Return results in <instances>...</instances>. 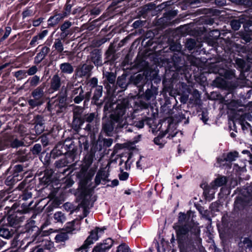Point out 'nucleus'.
Listing matches in <instances>:
<instances>
[{
  "label": "nucleus",
  "instance_id": "nucleus-7",
  "mask_svg": "<svg viewBox=\"0 0 252 252\" xmlns=\"http://www.w3.org/2000/svg\"><path fill=\"white\" fill-rule=\"evenodd\" d=\"M91 96V92H87L84 93L81 86L77 88H73L71 92V97L74 102L76 104L80 103L85 99L84 103L88 102Z\"/></svg>",
  "mask_w": 252,
  "mask_h": 252
},
{
  "label": "nucleus",
  "instance_id": "nucleus-40",
  "mask_svg": "<svg viewBox=\"0 0 252 252\" xmlns=\"http://www.w3.org/2000/svg\"><path fill=\"white\" fill-rule=\"evenodd\" d=\"M238 152L236 151L233 152H230L227 154L226 157L224 158V159L226 161L231 162L235 160L236 158L238 157Z\"/></svg>",
  "mask_w": 252,
  "mask_h": 252
},
{
  "label": "nucleus",
  "instance_id": "nucleus-6",
  "mask_svg": "<svg viewBox=\"0 0 252 252\" xmlns=\"http://www.w3.org/2000/svg\"><path fill=\"white\" fill-rule=\"evenodd\" d=\"M25 213L17 210L14 211L12 208L8 212L7 220L8 224L12 227L18 228L20 227L26 219Z\"/></svg>",
  "mask_w": 252,
  "mask_h": 252
},
{
  "label": "nucleus",
  "instance_id": "nucleus-9",
  "mask_svg": "<svg viewBox=\"0 0 252 252\" xmlns=\"http://www.w3.org/2000/svg\"><path fill=\"white\" fill-rule=\"evenodd\" d=\"M4 140L12 148H18L24 144L22 136L17 132L8 134L5 137Z\"/></svg>",
  "mask_w": 252,
  "mask_h": 252
},
{
  "label": "nucleus",
  "instance_id": "nucleus-44",
  "mask_svg": "<svg viewBox=\"0 0 252 252\" xmlns=\"http://www.w3.org/2000/svg\"><path fill=\"white\" fill-rule=\"evenodd\" d=\"M29 82L30 85L31 87L36 86L40 82V77L37 75H34L33 77L30 78L28 80Z\"/></svg>",
  "mask_w": 252,
  "mask_h": 252
},
{
  "label": "nucleus",
  "instance_id": "nucleus-21",
  "mask_svg": "<svg viewBox=\"0 0 252 252\" xmlns=\"http://www.w3.org/2000/svg\"><path fill=\"white\" fill-rule=\"evenodd\" d=\"M48 33V30H45L42 31L37 35L34 36L30 43V45L32 47L35 46L37 44L39 43V41L43 40V39L47 35Z\"/></svg>",
  "mask_w": 252,
  "mask_h": 252
},
{
  "label": "nucleus",
  "instance_id": "nucleus-8",
  "mask_svg": "<svg viewBox=\"0 0 252 252\" xmlns=\"http://www.w3.org/2000/svg\"><path fill=\"white\" fill-rule=\"evenodd\" d=\"M104 229L105 228L96 227L94 230H92L90 235L85 241L84 244L78 249V251H86L89 246L92 244L94 241L97 240L99 237L103 233Z\"/></svg>",
  "mask_w": 252,
  "mask_h": 252
},
{
  "label": "nucleus",
  "instance_id": "nucleus-12",
  "mask_svg": "<svg viewBox=\"0 0 252 252\" xmlns=\"http://www.w3.org/2000/svg\"><path fill=\"white\" fill-rule=\"evenodd\" d=\"M88 60H90L96 66L103 65L101 52L97 49L93 50L88 57Z\"/></svg>",
  "mask_w": 252,
  "mask_h": 252
},
{
  "label": "nucleus",
  "instance_id": "nucleus-22",
  "mask_svg": "<svg viewBox=\"0 0 252 252\" xmlns=\"http://www.w3.org/2000/svg\"><path fill=\"white\" fill-rule=\"evenodd\" d=\"M61 86V78L58 75H54L50 81V89L53 91H57L59 90Z\"/></svg>",
  "mask_w": 252,
  "mask_h": 252
},
{
  "label": "nucleus",
  "instance_id": "nucleus-59",
  "mask_svg": "<svg viewBox=\"0 0 252 252\" xmlns=\"http://www.w3.org/2000/svg\"><path fill=\"white\" fill-rule=\"evenodd\" d=\"M113 143V139L111 138H105L103 139V146L106 147H110Z\"/></svg>",
  "mask_w": 252,
  "mask_h": 252
},
{
  "label": "nucleus",
  "instance_id": "nucleus-42",
  "mask_svg": "<svg viewBox=\"0 0 252 252\" xmlns=\"http://www.w3.org/2000/svg\"><path fill=\"white\" fill-rule=\"evenodd\" d=\"M35 122L36 123V126L39 125L41 126V133L44 130V120L43 117L40 115H37L35 119Z\"/></svg>",
  "mask_w": 252,
  "mask_h": 252
},
{
  "label": "nucleus",
  "instance_id": "nucleus-13",
  "mask_svg": "<svg viewBox=\"0 0 252 252\" xmlns=\"http://www.w3.org/2000/svg\"><path fill=\"white\" fill-rule=\"evenodd\" d=\"M113 241L111 238H107L101 243L95 247L93 249L92 252H106L108 251L112 246Z\"/></svg>",
  "mask_w": 252,
  "mask_h": 252
},
{
  "label": "nucleus",
  "instance_id": "nucleus-56",
  "mask_svg": "<svg viewBox=\"0 0 252 252\" xmlns=\"http://www.w3.org/2000/svg\"><path fill=\"white\" fill-rule=\"evenodd\" d=\"M11 32V28L10 27H6L5 28V33H4V35H3V36L1 38L0 41H2L4 40L5 39H6L8 37V36L9 35Z\"/></svg>",
  "mask_w": 252,
  "mask_h": 252
},
{
  "label": "nucleus",
  "instance_id": "nucleus-43",
  "mask_svg": "<svg viewBox=\"0 0 252 252\" xmlns=\"http://www.w3.org/2000/svg\"><path fill=\"white\" fill-rule=\"evenodd\" d=\"M14 76L18 80H22V79L27 77V75L26 70H19L15 72Z\"/></svg>",
  "mask_w": 252,
  "mask_h": 252
},
{
  "label": "nucleus",
  "instance_id": "nucleus-18",
  "mask_svg": "<svg viewBox=\"0 0 252 252\" xmlns=\"http://www.w3.org/2000/svg\"><path fill=\"white\" fill-rule=\"evenodd\" d=\"M103 78H105L104 82V84L106 85V87L108 88V87H111L110 85H112L113 86L116 81V76L115 74L111 72H103Z\"/></svg>",
  "mask_w": 252,
  "mask_h": 252
},
{
  "label": "nucleus",
  "instance_id": "nucleus-33",
  "mask_svg": "<svg viewBox=\"0 0 252 252\" xmlns=\"http://www.w3.org/2000/svg\"><path fill=\"white\" fill-rule=\"evenodd\" d=\"M166 134V132L161 133H160L158 136L154 138V143L157 145H158L160 148H162L165 143V141L164 140H163V138Z\"/></svg>",
  "mask_w": 252,
  "mask_h": 252
},
{
  "label": "nucleus",
  "instance_id": "nucleus-17",
  "mask_svg": "<svg viewBox=\"0 0 252 252\" xmlns=\"http://www.w3.org/2000/svg\"><path fill=\"white\" fill-rule=\"evenodd\" d=\"M109 173L106 172L105 170H99L95 177L94 182L96 186L99 185L101 181H102L104 182H109V180L108 179Z\"/></svg>",
  "mask_w": 252,
  "mask_h": 252
},
{
  "label": "nucleus",
  "instance_id": "nucleus-35",
  "mask_svg": "<svg viewBox=\"0 0 252 252\" xmlns=\"http://www.w3.org/2000/svg\"><path fill=\"white\" fill-rule=\"evenodd\" d=\"M53 48H55V50H56L59 53H62L64 49L62 40L60 38L55 39Z\"/></svg>",
  "mask_w": 252,
  "mask_h": 252
},
{
  "label": "nucleus",
  "instance_id": "nucleus-46",
  "mask_svg": "<svg viewBox=\"0 0 252 252\" xmlns=\"http://www.w3.org/2000/svg\"><path fill=\"white\" fill-rule=\"evenodd\" d=\"M242 22L240 19H234L230 22V25L232 29L234 31H237L241 27Z\"/></svg>",
  "mask_w": 252,
  "mask_h": 252
},
{
  "label": "nucleus",
  "instance_id": "nucleus-16",
  "mask_svg": "<svg viewBox=\"0 0 252 252\" xmlns=\"http://www.w3.org/2000/svg\"><path fill=\"white\" fill-rule=\"evenodd\" d=\"M158 94V88L151 85V88L148 89L144 94V98L147 100H154Z\"/></svg>",
  "mask_w": 252,
  "mask_h": 252
},
{
  "label": "nucleus",
  "instance_id": "nucleus-54",
  "mask_svg": "<svg viewBox=\"0 0 252 252\" xmlns=\"http://www.w3.org/2000/svg\"><path fill=\"white\" fill-rule=\"evenodd\" d=\"M72 25L71 22L69 21H65L62 24L60 27L61 31L63 32H64L66 30L69 29Z\"/></svg>",
  "mask_w": 252,
  "mask_h": 252
},
{
  "label": "nucleus",
  "instance_id": "nucleus-26",
  "mask_svg": "<svg viewBox=\"0 0 252 252\" xmlns=\"http://www.w3.org/2000/svg\"><path fill=\"white\" fill-rule=\"evenodd\" d=\"M67 141L63 144L60 143L56 145L55 148L53 149V152L55 153L57 156H61L64 154H66L67 148Z\"/></svg>",
  "mask_w": 252,
  "mask_h": 252
},
{
  "label": "nucleus",
  "instance_id": "nucleus-58",
  "mask_svg": "<svg viewBox=\"0 0 252 252\" xmlns=\"http://www.w3.org/2000/svg\"><path fill=\"white\" fill-rule=\"evenodd\" d=\"M128 174L126 172H122L119 175V179L121 181H125L127 179L128 177Z\"/></svg>",
  "mask_w": 252,
  "mask_h": 252
},
{
  "label": "nucleus",
  "instance_id": "nucleus-23",
  "mask_svg": "<svg viewBox=\"0 0 252 252\" xmlns=\"http://www.w3.org/2000/svg\"><path fill=\"white\" fill-rule=\"evenodd\" d=\"M52 173L51 170H46L43 176L39 178L40 184L43 185H49L52 181Z\"/></svg>",
  "mask_w": 252,
  "mask_h": 252
},
{
  "label": "nucleus",
  "instance_id": "nucleus-31",
  "mask_svg": "<svg viewBox=\"0 0 252 252\" xmlns=\"http://www.w3.org/2000/svg\"><path fill=\"white\" fill-rule=\"evenodd\" d=\"M54 222L56 223H63L66 220L65 214L61 211L56 212L53 216Z\"/></svg>",
  "mask_w": 252,
  "mask_h": 252
},
{
  "label": "nucleus",
  "instance_id": "nucleus-38",
  "mask_svg": "<svg viewBox=\"0 0 252 252\" xmlns=\"http://www.w3.org/2000/svg\"><path fill=\"white\" fill-rule=\"evenodd\" d=\"M35 221L32 220H28V222L25 225L24 233H30L35 228Z\"/></svg>",
  "mask_w": 252,
  "mask_h": 252
},
{
  "label": "nucleus",
  "instance_id": "nucleus-53",
  "mask_svg": "<svg viewBox=\"0 0 252 252\" xmlns=\"http://www.w3.org/2000/svg\"><path fill=\"white\" fill-rule=\"evenodd\" d=\"M147 119V118H145L138 121H135L133 123V125L138 128H142L144 127V122Z\"/></svg>",
  "mask_w": 252,
  "mask_h": 252
},
{
  "label": "nucleus",
  "instance_id": "nucleus-3",
  "mask_svg": "<svg viewBox=\"0 0 252 252\" xmlns=\"http://www.w3.org/2000/svg\"><path fill=\"white\" fill-rule=\"evenodd\" d=\"M181 48V45L179 43H174L170 46V50L174 52L170 55V61L168 63V67L171 71L180 72L184 71L186 68L185 60L183 59V55L180 52Z\"/></svg>",
  "mask_w": 252,
  "mask_h": 252
},
{
  "label": "nucleus",
  "instance_id": "nucleus-2",
  "mask_svg": "<svg viewBox=\"0 0 252 252\" xmlns=\"http://www.w3.org/2000/svg\"><path fill=\"white\" fill-rule=\"evenodd\" d=\"M190 212L187 214L180 212L179 216V224L176 226V232L179 244L184 243L186 240L195 246L199 247L202 243L200 238V229L197 224L192 221L189 222Z\"/></svg>",
  "mask_w": 252,
  "mask_h": 252
},
{
  "label": "nucleus",
  "instance_id": "nucleus-39",
  "mask_svg": "<svg viewBox=\"0 0 252 252\" xmlns=\"http://www.w3.org/2000/svg\"><path fill=\"white\" fill-rule=\"evenodd\" d=\"M80 147L85 151H88L89 148V142L86 137H82L79 141Z\"/></svg>",
  "mask_w": 252,
  "mask_h": 252
},
{
  "label": "nucleus",
  "instance_id": "nucleus-57",
  "mask_svg": "<svg viewBox=\"0 0 252 252\" xmlns=\"http://www.w3.org/2000/svg\"><path fill=\"white\" fill-rule=\"evenodd\" d=\"M98 80L95 77H93L90 79L89 81L88 84L90 86H91L92 88L96 87L97 86Z\"/></svg>",
  "mask_w": 252,
  "mask_h": 252
},
{
  "label": "nucleus",
  "instance_id": "nucleus-28",
  "mask_svg": "<svg viewBox=\"0 0 252 252\" xmlns=\"http://www.w3.org/2000/svg\"><path fill=\"white\" fill-rule=\"evenodd\" d=\"M61 72L64 74H71L74 71L73 66L69 63H62L60 65Z\"/></svg>",
  "mask_w": 252,
  "mask_h": 252
},
{
  "label": "nucleus",
  "instance_id": "nucleus-50",
  "mask_svg": "<svg viewBox=\"0 0 252 252\" xmlns=\"http://www.w3.org/2000/svg\"><path fill=\"white\" fill-rule=\"evenodd\" d=\"M116 252H131L130 249L125 244L119 245L117 248Z\"/></svg>",
  "mask_w": 252,
  "mask_h": 252
},
{
  "label": "nucleus",
  "instance_id": "nucleus-5",
  "mask_svg": "<svg viewBox=\"0 0 252 252\" xmlns=\"http://www.w3.org/2000/svg\"><path fill=\"white\" fill-rule=\"evenodd\" d=\"M45 88V84L43 83L32 92V95L33 98L28 100L29 104L32 108L40 106L43 103Z\"/></svg>",
  "mask_w": 252,
  "mask_h": 252
},
{
  "label": "nucleus",
  "instance_id": "nucleus-27",
  "mask_svg": "<svg viewBox=\"0 0 252 252\" xmlns=\"http://www.w3.org/2000/svg\"><path fill=\"white\" fill-rule=\"evenodd\" d=\"M239 246L244 248L246 252H250L252 249V241L250 238L245 237L239 243Z\"/></svg>",
  "mask_w": 252,
  "mask_h": 252
},
{
  "label": "nucleus",
  "instance_id": "nucleus-20",
  "mask_svg": "<svg viewBox=\"0 0 252 252\" xmlns=\"http://www.w3.org/2000/svg\"><path fill=\"white\" fill-rule=\"evenodd\" d=\"M50 51V48L47 46L43 47L40 51L34 57V62L36 64H38L45 58Z\"/></svg>",
  "mask_w": 252,
  "mask_h": 252
},
{
  "label": "nucleus",
  "instance_id": "nucleus-37",
  "mask_svg": "<svg viewBox=\"0 0 252 252\" xmlns=\"http://www.w3.org/2000/svg\"><path fill=\"white\" fill-rule=\"evenodd\" d=\"M102 86H97L95 89L93 97V100L95 101L98 100L99 98L102 96Z\"/></svg>",
  "mask_w": 252,
  "mask_h": 252
},
{
  "label": "nucleus",
  "instance_id": "nucleus-36",
  "mask_svg": "<svg viewBox=\"0 0 252 252\" xmlns=\"http://www.w3.org/2000/svg\"><path fill=\"white\" fill-rule=\"evenodd\" d=\"M68 234L66 232H61L58 233L55 237V239L56 242H64L68 239Z\"/></svg>",
  "mask_w": 252,
  "mask_h": 252
},
{
  "label": "nucleus",
  "instance_id": "nucleus-14",
  "mask_svg": "<svg viewBox=\"0 0 252 252\" xmlns=\"http://www.w3.org/2000/svg\"><path fill=\"white\" fill-rule=\"evenodd\" d=\"M93 67L92 65L84 64L77 68L76 75L80 77L90 76Z\"/></svg>",
  "mask_w": 252,
  "mask_h": 252
},
{
  "label": "nucleus",
  "instance_id": "nucleus-15",
  "mask_svg": "<svg viewBox=\"0 0 252 252\" xmlns=\"http://www.w3.org/2000/svg\"><path fill=\"white\" fill-rule=\"evenodd\" d=\"M84 119L85 121L89 124H88L85 128V130L91 132L94 129V122L96 123V115L94 113H91L90 114H86L84 116Z\"/></svg>",
  "mask_w": 252,
  "mask_h": 252
},
{
  "label": "nucleus",
  "instance_id": "nucleus-60",
  "mask_svg": "<svg viewBox=\"0 0 252 252\" xmlns=\"http://www.w3.org/2000/svg\"><path fill=\"white\" fill-rule=\"evenodd\" d=\"M143 25V21H142L140 20H136L132 24V27L134 29H137L139 27H141Z\"/></svg>",
  "mask_w": 252,
  "mask_h": 252
},
{
  "label": "nucleus",
  "instance_id": "nucleus-32",
  "mask_svg": "<svg viewBox=\"0 0 252 252\" xmlns=\"http://www.w3.org/2000/svg\"><path fill=\"white\" fill-rule=\"evenodd\" d=\"M83 123L84 121L81 119V118H73V120L72 123L73 129L75 131L78 132L79 130L81 129V126L83 125Z\"/></svg>",
  "mask_w": 252,
  "mask_h": 252
},
{
  "label": "nucleus",
  "instance_id": "nucleus-62",
  "mask_svg": "<svg viewBox=\"0 0 252 252\" xmlns=\"http://www.w3.org/2000/svg\"><path fill=\"white\" fill-rule=\"evenodd\" d=\"M23 168L24 166L22 164L16 165L14 166V173H16V174H18V173L21 172L22 171H24Z\"/></svg>",
  "mask_w": 252,
  "mask_h": 252
},
{
  "label": "nucleus",
  "instance_id": "nucleus-55",
  "mask_svg": "<svg viewBox=\"0 0 252 252\" xmlns=\"http://www.w3.org/2000/svg\"><path fill=\"white\" fill-rule=\"evenodd\" d=\"M38 69L36 66L33 65L28 70H26L27 75H33L37 72Z\"/></svg>",
  "mask_w": 252,
  "mask_h": 252
},
{
  "label": "nucleus",
  "instance_id": "nucleus-4",
  "mask_svg": "<svg viewBox=\"0 0 252 252\" xmlns=\"http://www.w3.org/2000/svg\"><path fill=\"white\" fill-rule=\"evenodd\" d=\"M66 90H62L58 95L49 100L48 109L53 114L63 112L66 107Z\"/></svg>",
  "mask_w": 252,
  "mask_h": 252
},
{
  "label": "nucleus",
  "instance_id": "nucleus-63",
  "mask_svg": "<svg viewBox=\"0 0 252 252\" xmlns=\"http://www.w3.org/2000/svg\"><path fill=\"white\" fill-rule=\"evenodd\" d=\"M245 30L248 32H252V22L246 23L244 25Z\"/></svg>",
  "mask_w": 252,
  "mask_h": 252
},
{
  "label": "nucleus",
  "instance_id": "nucleus-52",
  "mask_svg": "<svg viewBox=\"0 0 252 252\" xmlns=\"http://www.w3.org/2000/svg\"><path fill=\"white\" fill-rule=\"evenodd\" d=\"M236 64L238 68L242 70H245L246 63L244 60L241 59H237L236 60Z\"/></svg>",
  "mask_w": 252,
  "mask_h": 252
},
{
  "label": "nucleus",
  "instance_id": "nucleus-29",
  "mask_svg": "<svg viewBox=\"0 0 252 252\" xmlns=\"http://www.w3.org/2000/svg\"><path fill=\"white\" fill-rule=\"evenodd\" d=\"M75 220L67 223L65 225V230L68 234V233H74L76 230H78V227L75 225Z\"/></svg>",
  "mask_w": 252,
  "mask_h": 252
},
{
  "label": "nucleus",
  "instance_id": "nucleus-64",
  "mask_svg": "<svg viewBox=\"0 0 252 252\" xmlns=\"http://www.w3.org/2000/svg\"><path fill=\"white\" fill-rule=\"evenodd\" d=\"M43 19L42 18H39L36 20H33L32 21V25L34 27L38 26L41 24V23L42 22Z\"/></svg>",
  "mask_w": 252,
  "mask_h": 252
},
{
  "label": "nucleus",
  "instance_id": "nucleus-49",
  "mask_svg": "<svg viewBox=\"0 0 252 252\" xmlns=\"http://www.w3.org/2000/svg\"><path fill=\"white\" fill-rule=\"evenodd\" d=\"M42 150L41 145L40 144H35L31 149V151L33 155H38Z\"/></svg>",
  "mask_w": 252,
  "mask_h": 252
},
{
  "label": "nucleus",
  "instance_id": "nucleus-48",
  "mask_svg": "<svg viewBox=\"0 0 252 252\" xmlns=\"http://www.w3.org/2000/svg\"><path fill=\"white\" fill-rule=\"evenodd\" d=\"M196 46V41L194 39L190 38L187 39L186 42V47L189 50H192Z\"/></svg>",
  "mask_w": 252,
  "mask_h": 252
},
{
  "label": "nucleus",
  "instance_id": "nucleus-34",
  "mask_svg": "<svg viewBox=\"0 0 252 252\" xmlns=\"http://www.w3.org/2000/svg\"><path fill=\"white\" fill-rule=\"evenodd\" d=\"M226 183V178L225 177H220L217 178L212 184V188L221 187L225 185Z\"/></svg>",
  "mask_w": 252,
  "mask_h": 252
},
{
  "label": "nucleus",
  "instance_id": "nucleus-47",
  "mask_svg": "<svg viewBox=\"0 0 252 252\" xmlns=\"http://www.w3.org/2000/svg\"><path fill=\"white\" fill-rule=\"evenodd\" d=\"M117 84L120 88L124 89H126L128 86V83L126 78L118 77Z\"/></svg>",
  "mask_w": 252,
  "mask_h": 252
},
{
  "label": "nucleus",
  "instance_id": "nucleus-45",
  "mask_svg": "<svg viewBox=\"0 0 252 252\" xmlns=\"http://www.w3.org/2000/svg\"><path fill=\"white\" fill-rule=\"evenodd\" d=\"M69 2L70 0H67L64 7V12L62 13V15H63L65 17H67L71 13L72 5V4H70Z\"/></svg>",
  "mask_w": 252,
  "mask_h": 252
},
{
  "label": "nucleus",
  "instance_id": "nucleus-1",
  "mask_svg": "<svg viewBox=\"0 0 252 252\" xmlns=\"http://www.w3.org/2000/svg\"><path fill=\"white\" fill-rule=\"evenodd\" d=\"M128 105L126 99L117 101L115 109L110 115L109 120L103 124L102 129L107 135L110 136L114 130L118 132L124 127L126 131H133L130 127L127 128L128 125H131L130 122L133 119L131 113L127 112Z\"/></svg>",
  "mask_w": 252,
  "mask_h": 252
},
{
  "label": "nucleus",
  "instance_id": "nucleus-24",
  "mask_svg": "<svg viewBox=\"0 0 252 252\" xmlns=\"http://www.w3.org/2000/svg\"><path fill=\"white\" fill-rule=\"evenodd\" d=\"M73 161V157L72 156H69L68 157L62 158L56 162V166L58 168H62L66 166H68L69 164H70Z\"/></svg>",
  "mask_w": 252,
  "mask_h": 252
},
{
  "label": "nucleus",
  "instance_id": "nucleus-19",
  "mask_svg": "<svg viewBox=\"0 0 252 252\" xmlns=\"http://www.w3.org/2000/svg\"><path fill=\"white\" fill-rule=\"evenodd\" d=\"M64 18L65 17L62 15V13L56 14L51 16L47 21L48 27H54Z\"/></svg>",
  "mask_w": 252,
  "mask_h": 252
},
{
  "label": "nucleus",
  "instance_id": "nucleus-30",
  "mask_svg": "<svg viewBox=\"0 0 252 252\" xmlns=\"http://www.w3.org/2000/svg\"><path fill=\"white\" fill-rule=\"evenodd\" d=\"M13 234V232L12 231V229L6 227H0V236L5 238L9 239L12 237Z\"/></svg>",
  "mask_w": 252,
  "mask_h": 252
},
{
  "label": "nucleus",
  "instance_id": "nucleus-10",
  "mask_svg": "<svg viewBox=\"0 0 252 252\" xmlns=\"http://www.w3.org/2000/svg\"><path fill=\"white\" fill-rule=\"evenodd\" d=\"M148 76L145 73L138 74L136 76L131 78V83L136 86L138 90V94L142 95L144 92L143 87L148 81Z\"/></svg>",
  "mask_w": 252,
  "mask_h": 252
},
{
  "label": "nucleus",
  "instance_id": "nucleus-41",
  "mask_svg": "<svg viewBox=\"0 0 252 252\" xmlns=\"http://www.w3.org/2000/svg\"><path fill=\"white\" fill-rule=\"evenodd\" d=\"M17 159L20 162H24L27 160L28 156L26 154V150L19 151L17 155Z\"/></svg>",
  "mask_w": 252,
  "mask_h": 252
},
{
  "label": "nucleus",
  "instance_id": "nucleus-51",
  "mask_svg": "<svg viewBox=\"0 0 252 252\" xmlns=\"http://www.w3.org/2000/svg\"><path fill=\"white\" fill-rule=\"evenodd\" d=\"M32 197V193L31 191L25 189L22 194L21 195V198L24 200H27L31 198Z\"/></svg>",
  "mask_w": 252,
  "mask_h": 252
},
{
  "label": "nucleus",
  "instance_id": "nucleus-11",
  "mask_svg": "<svg viewBox=\"0 0 252 252\" xmlns=\"http://www.w3.org/2000/svg\"><path fill=\"white\" fill-rule=\"evenodd\" d=\"M220 63H213L211 66L213 68L212 72L214 73H218L220 76L224 77L226 79H231L235 77L234 70H228L224 68L220 67Z\"/></svg>",
  "mask_w": 252,
  "mask_h": 252
},
{
  "label": "nucleus",
  "instance_id": "nucleus-25",
  "mask_svg": "<svg viewBox=\"0 0 252 252\" xmlns=\"http://www.w3.org/2000/svg\"><path fill=\"white\" fill-rule=\"evenodd\" d=\"M22 179V176L21 175L14 173L13 175L9 176L7 177L5 181V183L7 186H11Z\"/></svg>",
  "mask_w": 252,
  "mask_h": 252
},
{
  "label": "nucleus",
  "instance_id": "nucleus-61",
  "mask_svg": "<svg viewBox=\"0 0 252 252\" xmlns=\"http://www.w3.org/2000/svg\"><path fill=\"white\" fill-rule=\"evenodd\" d=\"M73 118H75V117L81 118V109L80 108H79L78 107H77V108H75L73 110Z\"/></svg>",
  "mask_w": 252,
  "mask_h": 252
}]
</instances>
